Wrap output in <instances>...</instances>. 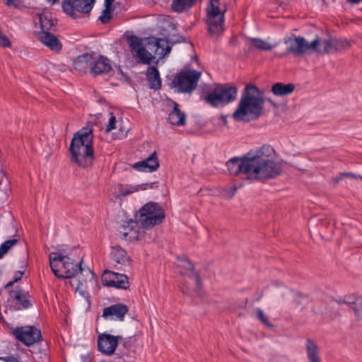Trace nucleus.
I'll list each match as a JSON object with an SVG mask.
<instances>
[{"instance_id":"1","label":"nucleus","mask_w":362,"mask_h":362,"mask_svg":"<svg viewBox=\"0 0 362 362\" xmlns=\"http://www.w3.org/2000/svg\"><path fill=\"white\" fill-rule=\"evenodd\" d=\"M274 148L270 145H263L250 150L242 157H233L226 162L231 175H245L256 180L272 179L281 173L280 163L273 158Z\"/></svg>"},{"instance_id":"2","label":"nucleus","mask_w":362,"mask_h":362,"mask_svg":"<svg viewBox=\"0 0 362 362\" xmlns=\"http://www.w3.org/2000/svg\"><path fill=\"white\" fill-rule=\"evenodd\" d=\"M93 132L91 127H83L74 134L70 144L71 162L87 168L94 160Z\"/></svg>"},{"instance_id":"3","label":"nucleus","mask_w":362,"mask_h":362,"mask_svg":"<svg viewBox=\"0 0 362 362\" xmlns=\"http://www.w3.org/2000/svg\"><path fill=\"white\" fill-rule=\"evenodd\" d=\"M264 100L259 88L252 84H247L243 92L238 107L233 114L235 121H247L245 117L250 115L253 119L261 115Z\"/></svg>"},{"instance_id":"4","label":"nucleus","mask_w":362,"mask_h":362,"mask_svg":"<svg viewBox=\"0 0 362 362\" xmlns=\"http://www.w3.org/2000/svg\"><path fill=\"white\" fill-rule=\"evenodd\" d=\"M49 259L52 272L59 279H70L74 277L78 271L81 272L85 271L81 267L82 259L77 263L61 252H51Z\"/></svg>"},{"instance_id":"5","label":"nucleus","mask_w":362,"mask_h":362,"mask_svg":"<svg viewBox=\"0 0 362 362\" xmlns=\"http://www.w3.org/2000/svg\"><path fill=\"white\" fill-rule=\"evenodd\" d=\"M165 217L163 207L156 202H150L139 210L137 221L145 229L160 224Z\"/></svg>"},{"instance_id":"6","label":"nucleus","mask_w":362,"mask_h":362,"mask_svg":"<svg viewBox=\"0 0 362 362\" xmlns=\"http://www.w3.org/2000/svg\"><path fill=\"white\" fill-rule=\"evenodd\" d=\"M201 75L197 70H182L174 76L170 86L179 93H191L197 88Z\"/></svg>"},{"instance_id":"7","label":"nucleus","mask_w":362,"mask_h":362,"mask_svg":"<svg viewBox=\"0 0 362 362\" xmlns=\"http://www.w3.org/2000/svg\"><path fill=\"white\" fill-rule=\"evenodd\" d=\"M206 11L209 32L211 34L222 32L226 8L221 9L219 0H211Z\"/></svg>"},{"instance_id":"8","label":"nucleus","mask_w":362,"mask_h":362,"mask_svg":"<svg viewBox=\"0 0 362 362\" xmlns=\"http://www.w3.org/2000/svg\"><path fill=\"white\" fill-rule=\"evenodd\" d=\"M94 3L95 0H64L62 10L67 16L76 19L78 13H89Z\"/></svg>"},{"instance_id":"9","label":"nucleus","mask_w":362,"mask_h":362,"mask_svg":"<svg viewBox=\"0 0 362 362\" xmlns=\"http://www.w3.org/2000/svg\"><path fill=\"white\" fill-rule=\"evenodd\" d=\"M287 46V53H292L296 56L303 55L309 49L317 50V37L308 43L303 37H288L285 40Z\"/></svg>"},{"instance_id":"10","label":"nucleus","mask_w":362,"mask_h":362,"mask_svg":"<svg viewBox=\"0 0 362 362\" xmlns=\"http://www.w3.org/2000/svg\"><path fill=\"white\" fill-rule=\"evenodd\" d=\"M122 339V336L120 335L115 336L106 332L100 334L97 339L98 349L104 355L112 356Z\"/></svg>"},{"instance_id":"11","label":"nucleus","mask_w":362,"mask_h":362,"mask_svg":"<svg viewBox=\"0 0 362 362\" xmlns=\"http://www.w3.org/2000/svg\"><path fill=\"white\" fill-rule=\"evenodd\" d=\"M12 332L18 341L26 346L33 345L42 339L40 330L34 327H18Z\"/></svg>"},{"instance_id":"12","label":"nucleus","mask_w":362,"mask_h":362,"mask_svg":"<svg viewBox=\"0 0 362 362\" xmlns=\"http://www.w3.org/2000/svg\"><path fill=\"white\" fill-rule=\"evenodd\" d=\"M127 41L134 57L138 58L139 62L141 64H150L151 63L153 56L143 46L141 40L139 37L132 35L128 37Z\"/></svg>"},{"instance_id":"13","label":"nucleus","mask_w":362,"mask_h":362,"mask_svg":"<svg viewBox=\"0 0 362 362\" xmlns=\"http://www.w3.org/2000/svg\"><path fill=\"white\" fill-rule=\"evenodd\" d=\"M178 266L182 267L185 270L181 272L182 275L187 276L193 284L192 289L197 294L200 293L202 282L199 274L194 271V267L192 262L185 257L178 258Z\"/></svg>"},{"instance_id":"14","label":"nucleus","mask_w":362,"mask_h":362,"mask_svg":"<svg viewBox=\"0 0 362 362\" xmlns=\"http://www.w3.org/2000/svg\"><path fill=\"white\" fill-rule=\"evenodd\" d=\"M102 281L105 286L117 288L127 289L129 286L127 275L107 270L102 276Z\"/></svg>"},{"instance_id":"15","label":"nucleus","mask_w":362,"mask_h":362,"mask_svg":"<svg viewBox=\"0 0 362 362\" xmlns=\"http://www.w3.org/2000/svg\"><path fill=\"white\" fill-rule=\"evenodd\" d=\"M129 308L121 303L112 305L103 309V317L105 319L123 321Z\"/></svg>"},{"instance_id":"16","label":"nucleus","mask_w":362,"mask_h":362,"mask_svg":"<svg viewBox=\"0 0 362 362\" xmlns=\"http://www.w3.org/2000/svg\"><path fill=\"white\" fill-rule=\"evenodd\" d=\"M40 41L48 47L51 50L59 52L62 49V45L59 40L52 32H41L38 34Z\"/></svg>"},{"instance_id":"17","label":"nucleus","mask_w":362,"mask_h":362,"mask_svg":"<svg viewBox=\"0 0 362 362\" xmlns=\"http://www.w3.org/2000/svg\"><path fill=\"white\" fill-rule=\"evenodd\" d=\"M112 69L110 60L103 56H100L97 60H93L91 63L90 71L93 76H98L107 74Z\"/></svg>"},{"instance_id":"18","label":"nucleus","mask_w":362,"mask_h":362,"mask_svg":"<svg viewBox=\"0 0 362 362\" xmlns=\"http://www.w3.org/2000/svg\"><path fill=\"white\" fill-rule=\"evenodd\" d=\"M10 297L19 305L18 309H28L32 306L28 294L22 288L18 286L9 292Z\"/></svg>"},{"instance_id":"19","label":"nucleus","mask_w":362,"mask_h":362,"mask_svg":"<svg viewBox=\"0 0 362 362\" xmlns=\"http://www.w3.org/2000/svg\"><path fill=\"white\" fill-rule=\"evenodd\" d=\"M204 100L206 103L213 107H221L226 105L216 86L214 89L206 93Z\"/></svg>"},{"instance_id":"20","label":"nucleus","mask_w":362,"mask_h":362,"mask_svg":"<svg viewBox=\"0 0 362 362\" xmlns=\"http://www.w3.org/2000/svg\"><path fill=\"white\" fill-rule=\"evenodd\" d=\"M226 105L233 102L237 98L238 90L236 87L229 83L216 85Z\"/></svg>"},{"instance_id":"21","label":"nucleus","mask_w":362,"mask_h":362,"mask_svg":"<svg viewBox=\"0 0 362 362\" xmlns=\"http://www.w3.org/2000/svg\"><path fill=\"white\" fill-rule=\"evenodd\" d=\"M42 32L50 33L56 30L57 21L52 18V13L44 12L38 15Z\"/></svg>"},{"instance_id":"22","label":"nucleus","mask_w":362,"mask_h":362,"mask_svg":"<svg viewBox=\"0 0 362 362\" xmlns=\"http://www.w3.org/2000/svg\"><path fill=\"white\" fill-rule=\"evenodd\" d=\"M168 121L175 126H184L186 123V115L179 108V105L174 103L173 109L168 115Z\"/></svg>"},{"instance_id":"23","label":"nucleus","mask_w":362,"mask_h":362,"mask_svg":"<svg viewBox=\"0 0 362 362\" xmlns=\"http://www.w3.org/2000/svg\"><path fill=\"white\" fill-rule=\"evenodd\" d=\"M146 79L151 89L159 90L161 88V79L157 67L152 66L147 69Z\"/></svg>"},{"instance_id":"24","label":"nucleus","mask_w":362,"mask_h":362,"mask_svg":"<svg viewBox=\"0 0 362 362\" xmlns=\"http://www.w3.org/2000/svg\"><path fill=\"white\" fill-rule=\"evenodd\" d=\"M93 55L86 53L78 56L74 61V67L80 72H86V69L91 66Z\"/></svg>"},{"instance_id":"25","label":"nucleus","mask_w":362,"mask_h":362,"mask_svg":"<svg viewBox=\"0 0 362 362\" xmlns=\"http://www.w3.org/2000/svg\"><path fill=\"white\" fill-rule=\"evenodd\" d=\"M295 89V86L293 83L285 84L284 83L278 82L272 86V91L277 96H286L291 94Z\"/></svg>"},{"instance_id":"26","label":"nucleus","mask_w":362,"mask_h":362,"mask_svg":"<svg viewBox=\"0 0 362 362\" xmlns=\"http://www.w3.org/2000/svg\"><path fill=\"white\" fill-rule=\"evenodd\" d=\"M110 257L114 262L120 264H124L129 262L126 251L120 246L112 247Z\"/></svg>"},{"instance_id":"27","label":"nucleus","mask_w":362,"mask_h":362,"mask_svg":"<svg viewBox=\"0 0 362 362\" xmlns=\"http://www.w3.org/2000/svg\"><path fill=\"white\" fill-rule=\"evenodd\" d=\"M196 0H173L171 8L174 11L182 13L189 9Z\"/></svg>"},{"instance_id":"28","label":"nucleus","mask_w":362,"mask_h":362,"mask_svg":"<svg viewBox=\"0 0 362 362\" xmlns=\"http://www.w3.org/2000/svg\"><path fill=\"white\" fill-rule=\"evenodd\" d=\"M332 39L329 37L323 40L318 39V53L326 54L334 52Z\"/></svg>"},{"instance_id":"29","label":"nucleus","mask_w":362,"mask_h":362,"mask_svg":"<svg viewBox=\"0 0 362 362\" xmlns=\"http://www.w3.org/2000/svg\"><path fill=\"white\" fill-rule=\"evenodd\" d=\"M135 342L136 339L134 337L127 338L122 337V341L119 344H122L124 350L122 351V354L123 355H129L132 351H134Z\"/></svg>"},{"instance_id":"30","label":"nucleus","mask_w":362,"mask_h":362,"mask_svg":"<svg viewBox=\"0 0 362 362\" xmlns=\"http://www.w3.org/2000/svg\"><path fill=\"white\" fill-rule=\"evenodd\" d=\"M156 166L152 165H148L146 161L144 160L136 162L133 164L132 168L139 172H147L152 173L156 171Z\"/></svg>"},{"instance_id":"31","label":"nucleus","mask_w":362,"mask_h":362,"mask_svg":"<svg viewBox=\"0 0 362 362\" xmlns=\"http://www.w3.org/2000/svg\"><path fill=\"white\" fill-rule=\"evenodd\" d=\"M358 297H356L354 294L346 295L344 297H339L334 300V301L339 304H345L349 306L351 309L356 304Z\"/></svg>"},{"instance_id":"32","label":"nucleus","mask_w":362,"mask_h":362,"mask_svg":"<svg viewBox=\"0 0 362 362\" xmlns=\"http://www.w3.org/2000/svg\"><path fill=\"white\" fill-rule=\"evenodd\" d=\"M306 349L310 362H317V346L314 341L308 339L307 340Z\"/></svg>"},{"instance_id":"33","label":"nucleus","mask_w":362,"mask_h":362,"mask_svg":"<svg viewBox=\"0 0 362 362\" xmlns=\"http://www.w3.org/2000/svg\"><path fill=\"white\" fill-rule=\"evenodd\" d=\"M155 45L157 49L161 48L163 49L162 55L165 56L170 53L171 50V46L169 45V42L164 39L155 38L154 39Z\"/></svg>"},{"instance_id":"34","label":"nucleus","mask_w":362,"mask_h":362,"mask_svg":"<svg viewBox=\"0 0 362 362\" xmlns=\"http://www.w3.org/2000/svg\"><path fill=\"white\" fill-rule=\"evenodd\" d=\"M8 197L7 180L0 177V204L5 202Z\"/></svg>"},{"instance_id":"35","label":"nucleus","mask_w":362,"mask_h":362,"mask_svg":"<svg viewBox=\"0 0 362 362\" xmlns=\"http://www.w3.org/2000/svg\"><path fill=\"white\" fill-rule=\"evenodd\" d=\"M252 45L260 50L269 51L272 49V46L267 43L266 41L259 39L253 38L251 40Z\"/></svg>"},{"instance_id":"36","label":"nucleus","mask_w":362,"mask_h":362,"mask_svg":"<svg viewBox=\"0 0 362 362\" xmlns=\"http://www.w3.org/2000/svg\"><path fill=\"white\" fill-rule=\"evenodd\" d=\"M18 242L16 239H11L4 242L0 245V259L3 258V257L8 252V251L15 245Z\"/></svg>"},{"instance_id":"37","label":"nucleus","mask_w":362,"mask_h":362,"mask_svg":"<svg viewBox=\"0 0 362 362\" xmlns=\"http://www.w3.org/2000/svg\"><path fill=\"white\" fill-rule=\"evenodd\" d=\"M349 42L346 40H337L332 39V46L334 47V52L340 51L343 49L349 47Z\"/></svg>"},{"instance_id":"38","label":"nucleus","mask_w":362,"mask_h":362,"mask_svg":"<svg viewBox=\"0 0 362 362\" xmlns=\"http://www.w3.org/2000/svg\"><path fill=\"white\" fill-rule=\"evenodd\" d=\"M257 317L265 326L268 327H272L273 325L269 322L267 316L264 315L263 310L261 308L257 309Z\"/></svg>"},{"instance_id":"39","label":"nucleus","mask_w":362,"mask_h":362,"mask_svg":"<svg viewBox=\"0 0 362 362\" xmlns=\"http://www.w3.org/2000/svg\"><path fill=\"white\" fill-rule=\"evenodd\" d=\"M354 314L358 317L362 318V296L358 298L356 304L352 308Z\"/></svg>"},{"instance_id":"40","label":"nucleus","mask_w":362,"mask_h":362,"mask_svg":"<svg viewBox=\"0 0 362 362\" xmlns=\"http://www.w3.org/2000/svg\"><path fill=\"white\" fill-rule=\"evenodd\" d=\"M110 117L109 119V122L105 127V132L107 133L111 132L112 129H115L117 127H116L117 119H116L115 116L114 115V114L112 112H110Z\"/></svg>"},{"instance_id":"41","label":"nucleus","mask_w":362,"mask_h":362,"mask_svg":"<svg viewBox=\"0 0 362 362\" xmlns=\"http://www.w3.org/2000/svg\"><path fill=\"white\" fill-rule=\"evenodd\" d=\"M148 165H153L156 166V171L159 168V162L156 156V153L153 152L150 156H148L147 158L145 159Z\"/></svg>"},{"instance_id":"42","label":"nucleus","mask_w":362,"mask_h":362,"mask_svg":"<svg viewBox=\"0 0 362 362\" xmlns=\"http://www.w3.org/2000/svg\"><path fill=\"white\" fill-rule=\"evenodd\" d=\"M136 223L131 220L128 222V226H122V228L124 230H120L119 233L122 235L123 238H127V235H128V232L127 231V229H129V230H132L133 229V227H134V224H135Z\"/></svg>"},{"instance_id":"43","label":"nucleus","mask_w":362,"mask_h":362,"mask_svg":"<svg viewBox=\"0 0 362 362\" xmlns=\"http://www.w3.org/2000/svg\"><path fill=\"white\" fill-rule=\"evenodd\" d=\"M111 18V11L105 9L103 11V14L99 17V20H100L103 23H106L110 20Z\"/></svg>"},{"instance_id":"44","label":"nucleus","mask_w":362,"mask_h":362,"mask_svg":"<svg viewBox=\"0 0 362 362\" xmlns=\"http://www.w3.org/2000/svg\"><path fill=\"white\" fill-rule=\"evenodd\" d=\"M158 187V182H153L149 183H144L139 186V188L141 190H146L147 189H154Z\"/></svg>"},{"instance_id":"45","label":"nucleus","mask_w":362,"mask_h":362,"mask_svg":"<svg viewBox=\"0 0 362 362\" xmlns=\"http://www.w3.org/2000/svg\"><path fill=\"white\" fill-rule=\"evenodd\" d=\"M343 177H351L353 179H360L362 180V176L359 175H356L351 173H342L339 175L337 181L338 182L339 180H341Z\"/></svg>"},{"instance_id":"46","label":"nucleus","mask_w":362,"mask_h":362,"mask_svg":"<svg viewBox=\"0 0 362 362\" xmlns=\"http://www.w3.org/2000/svg\"><path fill=\"white\" fill-rule=\"evenodd\" d=\"M23 274H24L23 271H16L14 273V275L13 277V282H18V281H20L22 279Z\"/></svg>"},{"instance_id":"47","label":"nucleus","mask_w":362,"mask_h":362,"mask_svg":"<svg viewBox=\"0 0 362 362\" xmlns=\"http://www.w3.org/2000/svg\"><path fill=\"white\" fill-rule=\"evenodd\" d=\"M181 290L182 291L183 293H185V294H189V295H191V291H190V288H189L188 285L185 284H183L182 286H181Z\"/></svg>"},{"instance_id":"48","label":"nucleus","mask_w":362,"mask_h":362,"mask_svg":"<svg viewBox=\"0 0 362 362\" xmlns=\"http://www.w3.org/2000/svg\"><path fill=\"white\" fill-rule=\"evenodd\" d=\"M114 1L115 0H105V9H108V10L111 11V6H112Z\"/></svg>"},{"instance_id":"49","label":"nucleus","mask_w":362,"mask_h":362,"mask_svg":"<svg viewBox=\"0 0 362 362\" xmlns=\"http://www.w3.org/2000/svg\"><path fill=\"white\" fill-rule=\"evenodd\" d=\"M6 358H7L6 362H19L16 358L12 356H6Z\"/></svg>"},{"instance_id":"50","label":"nucleus","mask_w":362,"mask_h":362,"mask_svg":"<svg viewBox=\"0 0 362 362\" xmlns=\"http://www.w3.org/2000/svg\"><path fill=\"white\" fill-rule=\"evenodd\" d=\"M220 119L225 125L227 124V117L226 115H221Z\"/></svg>"},{"instance_id":"51","label":"nucleus","mask_w":362,"mask_h":362,"mask_svg":"<svg viewBox=\"0 0 362 362\" xmlns=\"http://www.w3.org/2000/svg\"><path fill=\"white\" fill-rule=\"evenodd\" d=\"M16 282H13V279L11 281H10L8 283H7V284L5 286V288H8L11 286H13V284H15Z\"/></svg>"},{"instance_id":"52","label":"nucleus","mask_w":362,"mask_h":362,"mask_svg":"<svg viewBox=\"0 0 362 362\" xmlns=\"http://www.w3.org/2000/svg\"><path fill=\"white\" fill-rule=\"evenodd\" d=\"M348 2L352 4H358L362 1V0H347Z\"/></svg>"},{"instance_id":"53","label":"nucleus","mask_w":362,"mask_h":362,"mask_svg":"<svg viewBox=\"0 0 362 362\" xmlns=\"http://www.w3.org/2000/svg\"><path fill=\"white\" fill-rule=\"evenodd\" d=\"M59 0H47V2L50 3L52 5L59 2Z\"/></svg>"},{"instance_id":"54","label":"nucleus","mask_w":362,"mask_h":362,"mask_svg":"<svg viewBox=\"0 0 362 362\" xmlns=\"http://www.w3.org/2000/svg\"><path fill=\"white\" fill-rule=\"evenodd\" d=\"M235 191H236V188L234 187L231 189V193H230V195L229 196L230 198L232 197L235 194Z\"/></svg>"},{"instance_id":"55","label":"nucleus","mask_w":362,"mask_h":362,"mask_svg":"<svg viewBox=\"0 0 362 362\" xmlns=\"http://www.w3.org/2000/svg\"><path fill=\"white\" fill-rule=\"evenodd\" d=\"M6 357H0V362H6Z\"/></svg>"},{"instance_id":"56","label":"nucleus","mask_w":362,"mask_h":362,"mask_svg":"<svg viewBox=\"0 0 362 362\" xmlns=\"http://www.w3.org/2000/svg\"><path fill=\"white\" fill-rule=\"evenodd\" d=\"M247 301H248V300H247V299H245V304H244V307H245V306H246V305H247Z\"/></svg>"},{"instance_id":"57","label":"nucleus","mask_w":362,"mask_h":362,"mask_svg":"<svg viewBox=\"0 0 362 362\" xmlns=\"http://www.w3.org/2000/svg\"><path fill=\"white\" fill-rule=\"evenodd\" d=\"M87 272H88L89 273H90L91 274H93L92 272H91L89 269H87Z\"/></svg>"},{"instance_id":"58","label":"nucleus","mask_w":362,"mask_h":362,"mask_svg":"<svg viewBox=\"0 0 362 362\" xmlns=\"http://www.w3.org/2000/svg\"><path fill=\"white\" fill-rule=\"evenodd\" d=\"M59 269H63V266L59 265Z\"/></svg>"}]
</instances>
